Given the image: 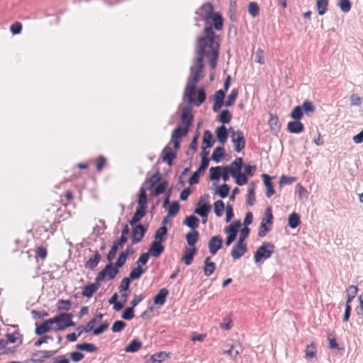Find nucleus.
I'll return each mask as SVG.
<instances>
[{
  "label": "nucleus",
  "mask_w": 363,
  "mask_h": 363,
  "mask_svg": "<svg viewBox=\"0 0 363 363\" xmlns=\"http://www.w3.org/2000/svg\"><path fill=\"white\" fill-rule=\"evenodd\" d=\"M262 177L264 179V183L267 189L266 196L269 198L274 194V186L271 182V177L266 174H262Z\"/></svg>",
  "instance_id": "obj_22"
},
{
  "label": "nucleus",
  "mask_w": 363,
  "mask_h": 363,
  "mask_svg": "<svg viewBox=\"0 0 363 363\" xmlns=\"http://www.w3.org/2000/svg\"><path fill=\"white\" fill-rule=\"evenodd\" d=\"M187 132V128H182L181 126H178L174 130L172 134V138L181 139L182 137L186 135Z\"/></svg>",
  "instance_id": "obj_40"
},
{
  "label": "nucleus",
  "mask_w": 363,
  "mask_h": 363,
  "mask_svg": "<svg viewBox=\"0 0 363 363\" xmlns=\"http://www.w3.org/2000/svg\"><path fill=\"white\" fill-rule=\"evenodd\" d=\"M223 239L220 235H216L211 238L208 242L209 252L214 255L221 249L223 245Z\"/></svg>",
  "instance_id": "obj_8"
},
{
  "label": "nucleus",
  "mask_w": 363,
  "mask_h": 363,
  "mask_svg": "<svg viewBox=\"0 0 363 363\" xmlns=\"http://www.w3.org/2000/svg\"><path fill=\"white\" fill-rule=\"evenodd\" d=\"M232 116L227 109L223 110L218 116V121L223 124L228 123L231 120Z\"/></svg>",
  "instance_id": "obj_43"
},
{
  "label": "nucleus",
  "mask_w": 363,
  "mask_h": 363,
  "mask_svg": "<svg viewBox=\"0 0 363 363\" xmlns=\"http://www.w3.org/2000/svg\"><path fill=\"white\" fill-rule=\"evenodd\" d=\"M247 250V248L246 244L238 241L237 243L234 245L230 255L233 259H238L245 254Z\"/></svg>",
  "instance_id": "obj_10"
},
{
  "label": "nucleus",
  "mask_w": 363,
  "mask_h": 363,
  "mask_svg": "<svg viewBox=\"0 0 363 363\" xmlns=\"http://www.w3.org/2000/svg\"><path fill=\"white\" fill-rule=\"evenodd\" d=\"M350 104L353 106H359L362 104V99L357 94H354L350 96Z\"/></svg>",
  "instance_id": "obj_63"
},
{
  "label": "nucleus",
  "mask_w": 363,
  "mask_h": 363,
  "mask_svg": "<svg viewBox=\"0 0 363 363\" xmlns=\"http://www.w3.org/2000/svg\"><path fill=\"white\" fill-rule=\"evenodd\" d=\"M202 12L205 14L204 20L206 23H208L210 18H211L213 11V6L211 3H206L201 7Z\"/></svg>",
  "instance_id": "obj_24"
},
{
  "label": "nucleus",
  "mask_w": 363,
  "mask_h": 363,
  "mask_svg": "<svg viewBox=\"0 0 363 363\" xmlns=\"http://www.w3.org/2000/svg\"><path fill=\"white\" fill-rule=\"evenodd\" d=\"M149 257H150V252L143 253L136 262L137 266L141 267L142 265L146 264L149 259Z\"/></svg>",
  "instance_id": "obj_59"
},
{
  "label": "nucleus",
  "mask_w": 363,
  "mask_h": 363,
  "mask_svg": "<svg viewBox=\"0 0 363 363\" xmlns=\"http://www.w3.org/2000/svg\"><path fill=\"white\" fill-rule=\"evenodd\" d=\"M300 224V218L298 213L294 212L291 213L288 219V225L291 229L297 228Z\"/></svg>",
  "instance_id": "obj_30"
},
{
  "label": "nucleus",
  "mask_w": 363,
  "mask_h": 363,
  "mask_svg": "<svg viewBox=\"0 0 363 363\" xmlns=\"http://www.w3.org/2000/svg\"><path fill=\"white\" fill-rule=\"evenodd\" d=\"M130 280L131 279L128 277H125L122 279L119 286V291L121 293L126 291L129 289Z\"/></svg>",
  "instance_id": "obj_61"
},
{
  "label": "nucleus",
  "mask_w": 363,
  "mask_h": 363,
  "mask_svg": "<svg viewBox=\"0 0 363 363\" xmlns=\"http://www.w3.org/2000/svg\"><path fill=\"white\" fill-rule=\"evenodd\" d=\"M290 116L295 121H299L303 116L302 108L299 106H296L291 111Z\"/></svg>",
  "instance_id": "obj_51"
},
{
  "label": "nucleus",
  "mask_w": 363,
  "mask_h": 363,
  "mask_svg": "<svg viewBox=\"0 0 363 363\" xmlns=\"http://www.w3.org/2000/svg\"><path fill=\"white\" fill-rule=\"evenodd\" d=\"M76 347L78 350L86 351V352H91V353L95 352L97 350V347L95 345H94L92 343H87V342L77 344L76 345Z\"/></svg>",
  "instance_id": "obj_34"
},
{
  "label": "nucleus",
  "mask_w": 363,
  "mask_h": 363,
  "mask_svg": "<svg viewBox=\"0 0 363 363\" xmlns=\"http://www.w3.org/2000/svg\"><path fill=\"white\" fill-rule=\"evenodd\" d=\"M146 215V208H140V207H137L135 213L133 214L131 220L129 221V223L131 226H134L136 225L138 222H139Z\"/></svg>",
  "instance_id": "obj_19"
},
{
  "label": "nucleus",
  "mask_w": 363,
  "mask_h": 363,
  "mask_svg": "<svg viewBox=\"0 0 363 363\" xmlns=\"http://www.w3.org/2000/svg\"><path fill=\"white\" fill-rule=\"evenodd\" d=\"M214 206V212L216 216L220 217L223 215V211L224 209V203L221 200H218L213 204Z\"/></svg>",
  "instance_id": "obj_49"
},
{
  "label": "nucleus",
  "mask_w": 363,
  "mask_h": 363,
  "mask_svg": "<svg viewBox=\"0 0 363 363\" xmlns=\"http://www.w3.org/2000/svg\"><path fill=\"white\" fill-rule=\"evenodd\" d=\"M147 229L141 224L135 225L131 232L133 244L140 242L143 238Z\"/></svg>",
  "instance_id": "obj_9"
},
{
  "label": "nucleus",
  "mask_w": 363,
  "mask_h": 363,
  "mask_svg": "<svg viewBox=\"0 0 363 363\" xmlns=\"http://www.w3.org/2000/svg\"><path fill=\"white\" fill-rule=\"evenodd\" d=\"M210 257H206L204 259V269L203 273L206 277H210L216 269V264L214 262L210 261Z\"/></svg>",
  "instance_id": "obj_23"
},
{
  "label": "nucleus",
  "mask_w": 363,
  "mask_h": 363,
  "mask_svg": "<svg viewBox=\"0 0 363 363\" xmlns=\"http://www.w3.org/2000/svg\"><path fill=\"white\" fill-rule=\"evenodd\" d=\"M259 8L257 3L252 1L248 5V12L252 17H256L259 14Z\"/></svg>",
  "instance_id": "obj_52"
},
{
  "label": "nucleus",
  "mask_w": 363,
  "mask_h": 363,
  "mask_svg": "<svg viewBox=\"0 0 363 363\" xmlns=\"http://www.w3.org/2000/svg\"><path fill=\"white\" fill-rule=\"evenodd\" d=\"M121 317L123 319L126 320L133 319L134 317V308H133V307L126 308L124 310Z\"/></svg>",
  "instance_id": "obj_56"
},
{
  "label": "nucleus",
  "mask_w": 363,
  "mask_h": 363,
  "mask_svg": "<svg viewBox=\"0 0 363 363\" xmlns=\"http://www.w3.org/2000/svg\"><path fill=\"white\" fill-rule=\"evenodd\" d=\"M10 30L13 35L19 34L22 30V24L19 22H15L11 25Z\"/></svg>",
  "instance_id": "obj_64"
},
{
  "label": "nucleus",
  "mask_w": 363,
  "mask_h": 363,
  "mask_svg": "<svg viewBox=\"0 0 363 363\" xmlns=\"http://www.w3.org/2000/svg\"><path fill=\"white\" fill-rule=\"evenodd\" d=\"M101 259V255L96 252L94 255L90 257L89 259L85 262L84 267L86 269H94Z\"/></svg>",
  "instance_id": "obj_18"
},
{
  "label": "nucleus",
  "mask_w": 363,
  "mask_h": 363,
  "mask_svg": "<svg viewBox=\"0 0 363 363\" xmlns=\"http://www.w3.org/2000/svg\"><path fill=\"white\" fill-rule=\"evenodd\" d=\"M162 160L167 163L169 166L172 164V160L176 157V153L174 152L169 146H166L162 150Z\"/></svg>",
  "instance_id": "obj_14"
},
{
  "label": "nucleus",
  "mask_w": 363,
  "mask_h": 363,
  "mask_svg": "<svg viewBox=\"0 0 363 363\" xmlns=\"http://www.w3.org/2000/svg\"><path fill=\"white\" fill-rule=\"evenodd\" d=\"M219 51H217V47L214 48L213 53L205 55L209 58V65L211 69H214L216 66Z\"/></svg>",
  "instance_id": "obj_42"
},
{
  "label": "nucleus",
  "mask_w": 363,
  "mask_h": 363,
  "mask_svg": "<svg viewBox=\"0 0 363 363\" xmlns=\"http://www.w3.org/2000/svg\"><path fill=\"white\" fill-rule=\"evenodd\" d=\"M6 337L7 338V340H6L7 343L8 342L15 343L18 340H20V344L22 342V337H21V335H20L19 332L16 331L13 333H7L6 335Z\"/></svg>",
  "instance_id": "obj_47"
},
{
  "label": "nucleus",
  "mask_w": 363,
  "mask_h": 363,
  "mask_svg": "<svg viewBox=\"0 0 363 363\" xmlns=\"http://www.w3.org/2000/svg\"><path fill=\"white\" fill-rule=\"evenodd\" d=\"M181 120L185 125L184 128H187L188 130L193 120V115L189 108L186 107L183 108L182 111Z\"/></svg>",
  "instance_id": "obj_16"
},
{
  "label": "nucleus",
  "mask_w": 363,
  "mask_h": 363,
  "mask_svg": "<svg viewBox=\"0 0 363 363\" xmlns=\"http://www.w3.org/2000/svg\"><path fill=\"white\" fill-rule=\"evenodd\" d=\"M328 0H317L316 6L318 13L320 16L324 15L328 10Z\"/></svg>",
  "instance_id": "obj_36"
},
{
  "label": "nucleus",
  "mask_w": 363,
  "mask_h": 363,
  "mask_svg": "<svg viewBox=\"0 0 363 363\" xmlns=\"http://www.w3.org/2000/svg\"><path fill=\"white\" fill-rule=\"evenodd\" d=\"M225 153V149L223 147H217L214 149L212 154V160L216 162H219L222 160Z\"/></svg>",
  "instance_id": "obj_33"
},
{
  "label": "nucleus",
  "mask_w": 363,
  "mask_h": 363,
  "mask_svg": "<svg viewBox=\"0 0 363 363\" xmlns=\"http://www.w3.org/2000/svg\"><path fill=\"white\" fill-rule=\"evenodd\" d=\"M211 19H212L213 22V26L216 30H220L223 28V18L219 13H214Z\"/></svg>",
  "instance_id": "obj_35"
},
{
  "label": "nucleus",
  "mask_w": 363,
  "mask_h": 363,
  "mask_svg": "<svg viewBox=\"0 0 363 363\" xmlns=\"http://www.w3.org/2000/svg\"><path fill=\"white\" fill-rule=\"evenodd\" d=\"M164 250L162 242L154 239L150 245L149 252L152 257H158L164 252Z\"/></svg>",
  "instance_id": "obj_11"
},
{
  "label": "nucleus",
  "mask_w": 363,
  "mask_h": 363,
  "mask_svg": "<svg viewBox=\"0 0 363 363\" xmlns=\"http://www.w3.org/2000/svg\"><path fill=\"white\" fill-rule=\"evenodd\" d=\"M145 270L146 269H143L141 267L137 266L132 269L128 278L131 280L138 279L145 272Z\"/></svg>",
  "instance_id": "obj_39"
},
{
  "label": "nucleus",
  "mask_w": 363,
  "mask_h": 363,
  "mask_svg": "<svg viewBox=\"0 0 363 363\" xmlns=\"http://www.w3.org/2000/svg\"><path fill=\"white\" fill-rule=\"evenodd\" d=\"M168 295V290L166 288L161 289L154 297L153 301L156 305H163Z\"/></svg>",
  "instance_id": "obj_20"
},
{
  "label": "nucleus",
  "mask_w": 363,
  "mask_h": 363,
  "mask_svg": "<svg viewBox=\"0 0 363 363\" xmlns=\"http://www.w3.org/2000/svg\"><path fill=\"white\" fill-rule=\"evenodd\" d=\"M211 208V206L208 201V196L203 195L200 197L199 201L197 203L196 208L194 210V213L200 216L201 218H205V220H203V223H205Z\"/></svg>",
  "instance_id": "obj_3"
},
{
  "label": "nucleus",
  "mask_w": 363,
  "mask_h": 363,
  "mask_svg": "<svg viewBox=\"0 0 363 363\" xmlns=\"http://www.w3.org/2000/svg\"><path fill=\"white\" fill-rule=\"evenodd\" d=\"M99 286V282H96V281L95 283L84 286L82 289V296L86 298L91 297L92 295L98 290Z\"/></svg>",
  "instance_id": "obj_15"
},
{
  "label": "nucleus",
  "mask_w": 363,
  "mask_h": 363,
  "mask_svg": "<svg viewBox=\"0 0 363 363\" xmlns=\"http://www.w3.org/2000/svg\"><path fill=\"white\" fill-rule=\"evenodd\" d=\"M142 347V343L140 340L135 339L125 348V352H136Z\"/></svg>",
  "instance_id": "obj_29"
},
{
  "label": "nucleus",
  "mask_w": 363,
  "mask_h": 363,
  "mask_svg": "<svg viewBox=\"0 0 363 363\" xmlns=\"http://www.w3.org/2000/svg\"><path fill=\"white\" fill-rule=\"evenodd\" d=\"M167 228L166 226H161L160 228H159L157 230V231L154 235V239L156 240L163 242L164 237L167 235Z\"/></svg>",
  "instance_id": "obj_45"
},
{
  "label": "nucleus",
  "mask_w": 363,
  "mask_h": 363,
  "mask_svg": "<svg viewBox=\"0 0 363 363\" xmlns=\"http://www.w3.org/2000/svg\"><path fill=\"white\" fill-rule=\"evenodd\" d=\"M216 137L218 138V142L224 145L228 138V131L224 125L216 128Z\"/></svg>",
  "instance_id": "obj_21"
},
{
  "label": "nucleus",
  "mask_w": 363,
  "mask_h": 363,
  "mask_svg": "<svg viewBox=\"0 0 363 363\" xmlns=\"http://www.w3.org/2000/svg\"><path fill=\"white\" fill-rule=\"evenodd\" d=\"M126 324L122 320H116L113 323L111 330L113 333H119L125 327Z\"/></svg>",
  "instance_id": "obj_54"
},
{
  "label": "nucleus",
  "mask_w": 363,
  "mask_h": 363,
  "mask_svg": "<svg viewBox=\"0 0 363 363\" xmlns=\"http://www.w3.org/2000/svg\"><path fill=\"white\" fill-rule=\"evenodd\" d=\"M238 90L236 89H232L230 91V94L228 96V99L225 102V106L226 107L231 106L234 104L236 98L238 97Z\"/></svg>",
  "instance_id": "obj_44"
},
{
  "label": "nucleus",
  "mask_w": 363,
  "mask_h": 363,
  "mask_svg": "<svg viewBox=\"0 0 363 363\" xmlns=\"http://www.w3.org/2000/svg\"><path fill=\"white\" fill-rule=\"evenodd\" d=\"M231 176L235 179V183L239 186H242L247 183L248 179L245 174L239 172Z\"/></svg>",
  "instance_id": "obj_41"
},
{
  "label": "nucleus",
  "mask_w": 363,
  "mask_h": 363,
  "mask_svg": "<svg viewBox=\"0 0 363 363\" xmlns=\"http://www.w3.org/2000/svg\"><path fill=\"white\" fill-rule=\"evenodd\" d=\"M315 346L313 343H311L310 345H307L305 353H306V359H312L315 357Z\"/></svg>",
  "instance_id": "obj_58"
},
{
  "label": "nucleus",
  "mask_w": 363,
  "mask_h": 363,
  "mask_svg": "<svg viewBox=\"0 0 363 363\" xmlns=\"http://www.w3.org/2000/svg\"><path fill=\"white\" fill-rule=\"evenodd\" d=\"M199 238V233L196 230H193L186 235V242L189 246L194 247Z\"/></svg>",
  "instance_id": "obj_27"
},
{
  "label": "nucleus",
  "mask_w": 363,
  "mask_h": 363,
  "mask_svg": "<svg viewBox=\"0 0 363 363\" xmlns=\"http://www.w3.org/2000/svg\"><path fill=\"white\" fill-rule=\"evenodd\" d=\"M302 108L303 109L304 113L306 115L313 113L315 110V106L313 105V102L308 100H306L303 101L302 104Z\"/></svg>",
  "instance_id": "obj_46"
},
{
  "label": "nucleus",
  "mask_w": 363,
  "mask_h": 363,
  "mask_svg": "<svg viewBox=\"0 0 363 363\" xmlns=\"http://www.w3.org/2000/svg\"><path fill=\"white\" fill-rule=\"evenodd\" d=\"M53 318L57 320V322H55V323H56L57 325V330H64L65 328L74 326L75 325V323L72 321V313H63Z\"/></svg>",
  "instance_id": "obj_5"
},
{
  "label": "nucleus",
  "mask_w": 363,
  "mask_h": 363,
  "mask_svg": "<svg viewBox=\"0 0 363 363\" xmlns=\"http://www.w3.org/2000/svg\"><path fill=\"white\" fill-rule=\"evenodd\" d=\"M304 129L303 124L299 121H290L287 124V130L294 134H298Z\"/></svg>",
  "instance_id": "obj_17"
},
{
  "label": "nucleus",
  "mask_w": 363,
  "mask_h": 363,
  "mask_svg": "<svg viewBox=\"0 0 363 363\" xmlns=\"http://www.w3.org/2000/svg\"><path fill=\"white\" fill-rule=\"evenodd\" d=\"M210 179L211 180H218L220 177L221 167L218 166L210 168Z\"/></svg>",
  "instance_id": "obj_50"
},
{
  "label": "nucleus",
  "mask_w": 363,
  "mask_h": 363,
  "mask_svg": "<svg viewBox=\"0 0 363 363\" xmlns=\"http://www.w3.org/2000/svg\"><path fill=\"white\" fill-rule=\"evenodd\" d=\"M55 322H57L56 319H54V318H50L47 320H45L43 323L39 325H36L35 328V333L38 335H41L48 331L51 329V325L55 323Z\"/></svg>",
  "instance_id": "obj_12"
},
{
  "label": "nucleus",
  "mask_w": 363,
  "mask_h": 363,
  "mask_svg": "<svg viewBox=\"0 0 363 363\" xmlns=\"http://www.w3.org/2000/svg\"><path fill=\"white\" fill-rule=\"evenodd\" d=\"M230 191V186L226 184H223L220 185L217 191V194L219 195L220 197L224 199L228 196Z\"/></svg>",
  "instance_id": "obj_48"
},
{
  "label": "nucleus",
  "mask_w": 363,
  "mask_h": 363,
  "mask_svg": "<svg viewBox=\"0 0 363 363\" xmlns=\"http://www.w3.org/2000/svg\"><path fill=\"white\" fill-rule=\"evenodd\" d=\"M212 139L213 136L210 130H206L203 137V144L201 147L203 150H206V148H209L213 145V142Z\"/></svg>",
  "instance_id": "obj_25"
},
{
  "label": "nucleus",
  "mask_w": 363,
  "mask_h": 363,
  "mask_svg": "<svg viewBox=\"0 0 363 363\" xmlns=\"http://www.w3.org/2000/svg\"><path fill=\"white\" fill-rule=\"evenodd\" d=\"M179 210V203L178 201H173L172 203L170 205L169 210H168V214L169 216H175Z\"/></svg>",
  "instance_id": "obj_60"
},
{
  "label": "nucleus",
  "mask_w": 363,
  "mask_h": 363,
  "mask_svg": "<svg viewBox=\"0 0 363 363\" xmlns=\"http://www.w3.org/2000/svg\"><path fill=\"white\" fill-rule=\"evenodd\" d=\"M242 159L241 157H237L232 163L231 167H230V171L231 175H234V174L240 172V169L242 166Z\"/></svg>",
  "instance_id": "obj_31"
},
{
  "label": "nucleus",
  "mask_w": 363,
  "mask_h": 363,
  "mask_svg": "<svg viewBox=\"0 0 363 363\" xmlns=\"http://www.w3.org/2000/svg\"><path fill=\"white\" fill-rule=\"evenodd\" d=\"M358 291V288L356 286L351 285L347 289V302L350 303L351 301L355 298Z\"/></svg>",
  "instance_id": "obj_38"
},
{
  "label": "nucleus",
  "mask_w": 363,
  "mask_h": 363,
  "mask_svg": "<svg viewBox=\"0 0 363 363\" xmlns=\"http://www.w3.org/2000/svg\"><path fill=\"white\" fill-rule=\"evenodd\" d=\"M241 223L239 220L233 221L229 226L224 229V232L228 235L225 240L226 246H230L235 240Z\"/></svg>",
  "instance_id": "obj_6"
},
{
  "label": "nucleus",
  "mask_w": 363,
  "mask_h": 363,
  "mask_svg": "<svg viewBox=\"0 0 363 363\" xmlns=\"http://www.w3.org/2000/svg\"><path fill=\"white\" fill-rule=\"evenodd\" d=\"M160 173L159 172V171L156 172L153 175H152L149 178V179L147 180V189L149 191L151 190L153 188V186L160 180Z\"/></svg>",
  "instance_id": "obj_32"
},
{
  "label": "nucleus",
  "mask_w": 363,
  "mask_h": 363,
  "mask_svg": "<svg viewBox=\"0 0 363 363\" xmlns=\"http://www.w3.org/2000/svg\"><path fill=\"white\" fill-rule=\"evenodd\" d=\"M255 189H254V186H252V184H251V186L248 189L247 203L249 206H252L255 203Z\"/></svg>",
  "instance_id": "obj_57"
},
{
  "label": "nucleus",
  "mask_w": 363,
  "mask_h": 363,
  "mask_svg": "<svg viewBox=\"0 0 363 363\" xmlns=\"http://www.w3.org/2000/svg\"><path fill=\"white\" fill-rule=\"evenodd\" d=\"M40 354V351H38L32 354L30 361L33 363H43L45 360L43 354Z\"/></svg>",
  "instance_id": "obj_62"
},
{
  "label": "nucleus",
  "mask_w": 363,
  "mask_h": 363,
  "mask_svg": "<svg viewBox=\"0 0 363 363\" xmlns=\"http://www.w3.org/2000/svg\"><path fill=\"white\" fill-rule=\"evenodd\" d=\"M71 308V302L69 300H60L57 303V309L68 311Z\"/></svg>",
  "instance_id": "obj_53"
},
{
  "label": "nucleus",
  "mask_w": 363,
  "mask_h": 363,
  "mask_svg": "<svg viewBox=\"0 0 363 363\" xmlns=\"http://www.w3.org/2000/svg\"><path fill=\"white\" fill-rule=\"evenodd\" d=\"M338 6L344 13H347L351 9V3L350 0H339Z\"/></svg>",
  "instance_id": "obj_55"
},
{
  "label": "nucleus",
  "mask_w": 363,
  "mask_h": 363,
  "mask_svg": "<svg viewBox=\"0 0 363 363\" xmlns=\"http://www.w3.org/2000/svg\"><path fill=\"white\" fill-rule=\"evenodd\" d=\"M196 251L197 250L195 247L191 248L185 247L182 261H183L185 264L190 265L193 262L194 256L196 255Z\"/></svg>",
  "instance_id": "obj_13"
},
{
  "label": "nucleus",
  "mask_w": 363,
  "mask_h": 363,
  "mask_svg": "<svg viewBox=\"0 0 363 363\" xmlns=\"http://www.w3.org/2000/svg\"><path fill=\"white\" fill-rule=\"evenodd\" d=\"M219 37L216 35L211 25L204 29V35L198 38L197 53L199 55L194 65L190 68V77L187 80L184 93V99L189 104L194 103L195 106H200L206 100V95L204 89H199L198 96L194 100L193 96L196 91V83L201 78V73L203 71V58L205 55L213 53L214 48L217 47L219 51Z\"/></svg>",
  "instance_id": "obj_1"
},
{
  "label": "nucleus",
  "mask_w": 363,
  "mask_h": 363,
  "mask_svg": "<svg viewBox=\"0 0 363 363\" xmlns=\"http://www.w3.org/2000/svg\"><path fill=\"white\" fill-rule=\"evenodd\" d=\"M274 246L270 242H263L262 245L257 248L254 255V259L256 263L259 262L262 259L269 258L274 252Z\"/></svg>",
  "instance_id": "obj_2"
},
{
  "label": "nucleus",
  "mask_w": 363,
  "mask_h": 363,
  "mask_svg": "<svg viewBox=\"0 0 363 363\" xmlns=\"http://www.w3.org/2000/svg\"><path fill=\"white\" fill-rule=\"evenodd\" d=\"M138 207L140 208H147V195L146 189L144 187L140 189V193L138 199Z\"/></svg>",
  "instance_id": "obj_28"
},
{
  "label": "nucleus",
  "mask_w": 363,
  "mask_h": 363,
  "mask_svg": "<svg viewBox=\"0 0 363 363\" xmlns=\"http://www.w3.org/2000/svg\"><path fill=\"white\" fill-rule=\"evenodd\" d=\"M118 273V269L113 267V263L110 262L106 265V267L98 273L95 278V281L96 282H100L105 279L106 277H107L108 279H113L116 274Z\"/></svg>",
  "instance_id": "obj_4"
},
{
  "label": "nucleus",
  "mask_w": 363,
  "mask_h": 363,
  "mask_svg": "<svg viewBox=\"0 0 363 363\" xmlns=\"http://www.w3.org/2000/svg\"><path fill=\"white\" fill-rule=\"evenodd\" d=\"M184 224L185 225H186L187 227L194 230L199 227V219L197 217H196L195 216L191 215V216H187L185 218V220L184 221Z\"/></svg>",
  "instance_id": "obj_26"
},
{
  "label": "nucleus",
  "mask_w": 363,
  "mask_h": 363,
  "mask_svg": "<svg viewBox=\"0 0 363 363\" xmlns=\"http://www.w3.org/2000/svg\"><path fill=\"white\" fill-rule=\"evenodd\" d=\"M102 318H103V314H101V313L96 314L86 325V330L89 332L91 331L94 329L95 325L97 323H99L102 320Z\"/></svg>",
  "instance_id": "obj_37"
},
{
  "label": "nucleus",
  "mask_w": 363,
  "mask_h": 363,
  "mask_svg": "<svg viewBox=\"0 0 363 363\" xmlns=\"http://www.w3.org/2000/svg\"><path fill=\"white\" fill-rule=\"evenodd\" d=\"M231 130V139L232 142L235 145V151L237 152H241L245 146V141L243 133L240 130L234 131L233 128H230Z\"/></svg>",
  "instance_id": "obj_7"
}]
</instances>
